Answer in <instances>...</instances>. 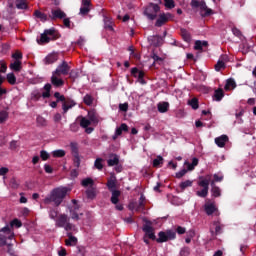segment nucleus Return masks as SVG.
I'll use <instances>...</instances> for the list:
<instances>
[{
    "mask_svg": "<svg viewBox=\"0 0 256 256\" xmlns=\"http://www.w3.org/2000/svg\"><path fill=\"white\" fill-rule=\"evenodd\" d=\"M13 239H15V232L9 225L0 230V247H5V245H7L8 253H10V255H13V249L11 248L13 247V244L9 241H13Z\"/></svg>",
    "mask_w": 256,
    "mask_h": 256,
    "instance_id": "1",
    "label": "nucleus"
},
{
    "mask_svg": "<svg viewBox=\"0 0 256 256\" xmlns=\"http://www.w3.org/2000/svg\"><path fill=\"white\" fill-rule=\"evenodd\" d=\"M69 191H71L69 188L66 187H59L54 189L50 196L47 197L44 200V203H55V205H59L60 203H63V199L67 197Z\"/></svg>",
    "mask_w": 256,
    "mask_h": 256,
    "instance_id": "2",
    "label": "nucleus"
},
{
    "mask_svg": "<svg viewBox=\"0 0 256 256\" xmlns=\"http://www.w3.org/2000/svg\"><path fill=\"white\" fill-rule=\"evenodd\" d=\"M69 216L66 214H60L56 219V227H62L65 231L72 233H77V226L71 224Z\"/></svg>",
    "mask_w": 256,
    "mask_h": 256,
    "instance_id": "3",
    "label": "nucleus"
},
{
    "mask_svg": "<svg viewBox=\"0 0 256 256\" xmlns=\"http://www.w3.org/2000/svg\"><path fill=\"white\" fill-rule=\"evenodd\" d=\"M191 6L200 8V15L202 17H209L213 15V10L207 7V4H205V1L203 0H192Z\"/></svg>",
    "mask_w": 256,
    "mask_h": 256,
    "instance_id": "4",
    "label": "nucleus"
},
{
    "mask_svg": "<svg viewBox=\"0 0 256 256\" xmlns=\"http://www.w3.org/2000/svg\"><path fill=\"white\" fill-rule=\"evenodd\" d=\"M159 11H160L159 5L150 4L146 7V9L144 11V15H146V17H148V19L153 21L154 19H156L157 13H159Z\"/></svg>",
    "mask_w": 256,
    "mask_h": 256,
    "instance_id": "5",
    "label": "nucleus"
},
{
    "mask_svg": "<svg viewBox=\"0 0 256 256\" xmlns=\"http://www.w3.org/2000/svg\"><path fill=\"white\" fill-rule=\"evenodd\" d=\"M70 216L73 221H79L83 213L79 212V205H77V200H72V205L69 207Z\"/></svg>",
    "mask_w": 256,
    "mask_h": 256,
    "instance_id": "6",
    "label": "nucleus"
},
{
    "mask_svg": "<svg viewBox=\"0 0 256 256\" xmlns=\"http://www.w3.org/2000/svg\"><path fill=\"white\" fill-rule=\"evenodd\" d=\"M158 237H159L157 239L158 243H165L169 240L175 239L176 234H175V232L168 230L166 232H159Z\"/></svg>",
    "mask_w": 256,
    "mask_h": 256,
    "instance_id": "7",
    "label": "nucleus"
},
{
    "mask_svg": "<svg viewBox=\"0 0 256 256\" xmlns=\"http://www.w3.org/2000/svg\"><path fill=\"white\" fill-rule=\"evenodd\" d=\"M204 211L207 215H213V213H215V215H219V210L217 209V206L210 200L206 201L204 205Z\"/></svg>",
    "mask_w": 256,
    "mask_h": 256,
    "instance_id": "8",
    "label": "nucleus"
},
{
    "mask_svg": "<svg viewBox=\"0 0 256 256\" xmlns=\"http://www.w3.org/2000/svg\"><path fill=\"white\" fill-rule=\"evenodd\" d=\"M172 19L173 15L171 13H162L159 15L156 21V27H162V25H165V23L171 21Z\"/></svg>",
    "mask_w": 256,
    "mask_h": 256,
    "instance_id": "9",
    "label": "nucleus"
},
{
    "mask_svg": "<svg viewBox=\"0 0 256 256\" xmlns=\"http://www.w3.org/2000/svg\"><path fill=\"white\" fill-rule=\"evenodd\" d=\"M89 125H93L91 120H89L87 117H80V127L85 129V133L88 135L91 134L92 131H94L93 127H89Z\"/></svg>",
    "mask_w": 256,
    "mask_h": 256,
    "instance_id": "10",
    "label": "nucleus"
},
{
    "mask_svg": "<svg viewBox=\"0 0 256 256\" xmlns=\"http://www.w3.org/2000/svg\"><path fill=\"white\" fill-rule=\"evenodd\" d=\"M143 231L145 233V237H148L149 239L155 240V229H153V226H151V222H147L143 226Z\"/></svg>",
    "mask_w": 256,
    "mask_h": 256,
    "instance_id": "11",
    "label": "nucleus"
},
{
    "mask_svg": "<svg viewBox=\"0 0 256 256\" xmlns=\"http://www.w3.org/2000/svg\"><path fill=\"white\" fill-rule=\"evenodd\" d=\"M55 33V29L51 28L45 30L43 34H41L40 43H49L51 39H53V35Z\"/></svg>",
    "mask_w": 256,
    "mask_h": 256,
    "instance_id": "12",
    "label": "nucleus"
},
{
    "mask_svg": "<svg viewBox=\"0 0 256 256\" xmlns=\"http://www.w3.org/2000/svg\"><path fill=\"white\" fill-rule=\"evenodd\" d=\"M214 142L216 143L217 147L223 148L227 143H229V136L227 135H221L219 137H216L214 139Z\"/></svg>",
    "mask_w": 256,
    "mask_h": 256,
    "instance_id": "13",
    "label": "nucleus"
},
{
    "mask_svg": "<svg viewBox=\"0 0 256 256\" xmlns=\"http://www.w3.org/2000/svg\"><path fill=\"white\" fill-rule=\"evenodd\" d=\"M54 73L56 75H67L69 73V65L67 62H62V64L57 67Z\"/></svg>",
    "mask_w": 256,
    "mask_h": 256,
    "instance_id": "14",
    "label": "nucleus"
},
{
    "mask_svg": "<svg viewBox=\"0 0 256 256\" xmlns=\"http://www.w3.org/2000/svg\"><path fill=\"white\" fill-rule=\"evenodd\" d=\"M91 11V0H82L80 15H87Z\"/></svg>",
    "mask_w": 256,
    "mask_h": 256,
    "instance_id": "15",
    "label": "nucleus"
},
{
    "mask_svg": "<svg viewBox=\"0 0 256 256\" xmlns=\"http://www.w3.org/2000/svg\"><path fill=\"white\" fill-rule=\"evenodd\" d=\"M68 239L65 240V245L67 247H75L77 245V237L73 236V232L69 231L67 233Z\"/></svg>",
    "mask_w": 256,
    "mask_h": 256,
    "instance_id": "16",
    "label": "nucleus"
},
{
    "mask_svg": "<svg viewBox=\"0 0 256 256\" xmlns=\"http://www.w3.org/2000/svg\"><path fill=\"white\" fill-rule=\"evenodd\" d=\"M209 183H211V175H206L204 178L203 177L200 178L198 185L199 187L209 189Z\"/></svg>",
    "mask_w": 256,
    "mask_h": 256,
    "instance_id": "17",
    "label": "nucleus"
},
{
    "mask_svg": "<svg viewBox=\"0 0 256 256\" xmlns=\"http://www.w3.org/2000/svg\"><path fill=\"white\" fill-rule=\"evenodd\" d=\"M59 59V54L51 53L44 59L45 65H51V63H55Z\"/></svg>",
    "mask_w": 256,
    "mask_h": 256,
    "instance_id": "18",
    "label": "nucleus"
},
{
    "mask_svg": "<svg viewBox=\"0 0 256 256\" xmlns=\"http://www.w3.org/2000/svg\"><path fill=\"white\" fill-rule=\"evenodd\" d=\"M59 77H61V75L55 74V72H53L52 77H51V83L55 87H61V85H63V80L60 79Z\"/></svg>",
    "mask_w": 256,
    "mask_h": 256,
    "instance_id": "19",
    "label": "nucleus"
},
{
    "mask_svg": "<svg viewBox=\"0 0 256 256\" xmlns=\"http://www.w3.org/2000/svg\"><path fill=\"white\" fill-rule=\"evenodd\" d=\"M10 69H11V71H15V72L19 73V71H21V69H23L21 60H14L13 62H11Z\"/></svg>",
    "mask_w": 256,
    "mask_h": 256,
    "instance_id": "20",
    "label": "nucleus"
},
{
    "mask_svg": "<svg viewBox=\"0 0 256 256\" xmlns=\"http://www.w3.org/2000/svg\"><path fill=\"white\" fill-rule=\"evenodd\" d=\"M87 118L89 119L90 123H92V125H97V123H99V116H97L95 111H89Z\"/></svg>",
    "mask_w": 256,
    "mask_h": 256,
    "instance_id": "21",
    "label": "nucleus"
},
{
    "mask_svg": "<svg viewBox=\"0 0 256 256\" xmlns=\"http://www.w3.org/2000/svg\"><path fill=\"white\" fill-rule=\"evenodd\" d=\"M67 15L61 9L52 10V19H65Z\"/></svg>",
    "mask_w": 256,
    "mask_h": 256,
    "instance_id": "22",
    "label": "nucleus"
},
{
    "mask_svg": "<svg viewBox=\"0 0 256 256\" xmlns=\"http://www.w3.org/2000/svg\"><path fill=\"white\" fill-rule=\"evenodd\" d=\"M107 187L110 191H115V188L117 187V178H115V176H111L108 179Z\"/></svg>",
    "mask_w": 256,
    "mask_h": 256,
    "instance_id": "23",
    "label": "nucleus"
},
{
    "mask_svg": "<svg viewBox=\"0 0 256 256\" xmlns=\"http://www.w3.org/2000/svg\"><path fill=\"white\" fill-rule=\"evenodd\" d=\"M157 107L159 113H167L169 111V102H159Z\"/></svg>",
    "mask_w": 256,
    "mask_h": 256,
    "instance_id": "24",
    "label": "nucleus"
},
{
    "mask_svg": "<svg viewBox=\"0 0 256 256\" xmlns=\"http://www.w3.org/2000/svg\"><path fill=\"white\" fill-rule=\"evenodd\" d=\"M119 197H121V192L118 190H113L112 197H111V203H113L114 205H117V203H119Z\"/></svg>",
    "mask_w": 256,
    "mask_h": 256,
    "instance_id": "25",
    "label": "nucleus"
},
{
    "mask_svg": "<svg viewBox=\"0 0 256 256\" xmlns=\"http://www.w3.org/2000/svg\"><path fill=\"white\" fill-rule=\"evenodd\" d=\"M236 87H237V84L235 83V80H233V79H228V80L226 81V85H225L224 89H225L226 91H232V89H235Z\"/></svg>",
    "mask_w": 256,
    "mask_h": 256,
    "instance_id": "26",
    "label": "nucleus"
},
{
    "mask_svg": "<svg viewBox=\"0 0 256 256\" xmlns=\"http://www.w3.org/2000/svg\"><path fill=\"white\" fill-rule=\"evenodd\" d=\"M119 163V157L115 154L110 155L108 159V165L109 167H113Z\"/></svg>",
    "mask_w": 256,
    "mask_h": 256,
    "instance_id": "27",
    "label": "nucleus"
},
{
    "mask_svg": "<svg viewBox=\"0 0 256 256\" xmlns=\"http://www.w3.org/2000/svg\"><path fill=\"white\" fill-rule=\"evenodd\" d=\"M212 185V195L213 197H221V189L217 186H215V181L211 182Z\"/></svg>",
    "mask_w": 256,
    "mask_h": 256,
    "instance_id": "28",
    "label": "nucleus"
},
{
    "mask_svg": "<svg viewBox=\"0 0 256 256\" xmlns=\"http://www.w3.org/2000/svg\"><path fill=\"white\" fill-rule=\"evenodd\" d=\"M185 165H187L188 171H193L197 165H199V159L193 158L192 159V164L185 162Z\"/></svg>",
    "mask_w": 256,
    "mask_h": 256,
    "instance_id": "29",
    "label": "nucleus"
},
{
    "mask_svg": "<svg viewBox=\"0 0 256 256\" xmlns=\"http://www.w3.org/2000/svg\"><path fill=\"white\" fill-rule=\"evenodd\" d=\"M34 15L37 19H40V21H42V23H45V21H47V16L39 10H36L34 12Z\"/></svg>",
    "mask_w": 256,
    "mask_h": 256,
    "instance_id": "30",
    "label": "nucleus"
},
{
    "mask_svg": "<svg viewBox=\"0 0 256 256\" xmlns=\"http://www.w3.org/2000/svg\"><path fill=\"white\" fill-rule=\"evenodd\" d=\"M225 97V94L223 93V89H218L214 93V99L215 101H221Z\"/></svg>",
    "mask_w": 256,
    "mask_h": 256,
    "instance_id": "31",
    "label": "nucleus"
},
{
    "mask_svg": "<svg viewBox=\"0 0 256 256\" xmlns=\"http://www.w3.org/2000/svg\"><path fill=\"white\" fill-rule=\"evenodd\" d=\"M181 35L182 39H184L186 43H189V41H191V34L186 29H181Z\"/></svg>",
    "mask_w": 256,
    "mask_h": 256,
    "instance_id": "32",
    "label": "nucleus"
},
{
    "mask_svg": "<svg viewBox=\"0 0 256 256\" xmlns=\"http://www.w3.org/2000/svg\"><path fill=\"white\" fill-rule=\"evenodd\" d=\"M72 107H75V102L69 101V102H64L62 109L64 113H67L68 109H72Z\"/></svg>",
    "mask_w": 256,
    "mask_h": 256,
    "instance_id": "33",
    "label": "nucleus"
},
{
    "mask_svg": "<svg viewBox=\"0 0 256 256\" xmlns=\"http://www.w3.org/2000/svg\"><path fill=\"white\" fill-rule=\"evenodd\" d=\"M36 123L38 127H47V120L43 118L42 116H38L36 118Z\"/></svg>",
    "mask_w": 256,
    "mask_h": 256,
    "instance_id": "34",
    "label": "nucleus"
},
{
    "mask_svg": "<svg viewBox=\"0 0 256 256\" xmlns=\"http://www.w3.org/2000/svg\"><path fill=\"white\" fill-rule=\"evenodd\" d=\"M203 47H207V41L201 42V41L198 40V41L195 42L194 49L196 51H201V49H203Z\"/></svg>",
    "mask_w": 256,
    "mask_h": 256,
    "instance_id": "35",
    "label": "nucleus"
},
{
    "mask_svg": "<svg viewBox=\"0 0 256 256\" xmlns=\"http://www.w3.org/2000/svg\"><path fill=\"white\" fill-rule=\"evenodd\" d=\"M6 79H7L8 83H10V85H15V83H17V78L15 77V74H13V73L7 74Z\"/></svg>",
    "mask_w": 256,
    "mask_h": 256,
    "instance_id": "36",
    "label": "nucleus"
},
{
    "mask_svg": "<svg viewBox=\"0 0 256 256\" xmlns=\"http://www.w3.org/2000/svg\"><path fill=\"white\" fill-rule=\"evenodd\" d=\"M188 104L191 105L192 109H199V101L197 100V98L189 100Z\"/></svg>",
    "mask_w": 256,
    "mask_h": 256,
    "instance_id": "37",
    "label": "nucleus"
},
{
    "mask_svg": "<svg viewBox=\"0 0 256 256\" xmlns=\"http://www.w3.org/2000/svg\"><path fill=\"white\" fill-rule=\"evenodd\" d=\"M196 195L198 197H207V195H209V188H203L202 190L197 191Z\"/></svg>",
    "mask_w": 256,
    "mask_h": 256,
    "instance_id": "38",
    "label": "nucleus"
},
{
    "mask_svg": "<svg viewBox=\"0 0 256 256\" xmlns=\"http://www.w3.org/2000/svg\"><path fill=\"white\" fill-rule=\"evenodd\" d=\"M22 225H23V224L21 223V221H20L19 219H14V220H12V221L10 222L9 228H10V229H13V227L19 228V227H21Z\"/></svg>",
    "mask_w": 256,
    "mask_h": 256,
    "instance_id": "39",
    "label": "nucleus"
},
{
    "mask_svg": "<svg viewBox=\"0 0 256 256\" xmlns=\"http://www.w3.org/2000/svg\"><path fill=\"white\" fill-rule=\"evenodd\" d=\"M104 26L105 29H109L110 31H113V22L109 18H104Z\"/></svg>",
    "mask_w": 256,
    "mask_h": 256,
    "instance_id": "40",
    "label": "nucleus"
},
{
    "mask_svg": "<svg viewBox=\"0 0 256 256\" xmlns=\"http://www.w3.org/2000/svg\"><path fill=\"white\" fill-rule=\"evenodd\" d=\"M163 165V157L158 156L156 159L153 161V167H161Z\"/></svg>",
    "mask_w": 256,
    "mask_h": 256,
    "instance_id": "41",
    "label": "nucleus"
},
{
    "mask_svg": "<svg viewBox=\"0 0 256 256\" xmlns=\"http://www.w3.org/2000/svg\"><path fill=\"white\" fill-rule=\"evenodd\" d=\"M82 186L83 187H93V179L86 178V179L82 180Z\"/></svg>",
    "mask_w": 256,
    "mask_h": 256,
    "instance_id": "42",
    "label": "nucleus"
},
{
    "mask_svg": "<svg viewBox=\"0 0 256 256\" xmlns=\"http://www.w3.org/2000/svg\"><path fill=\"white\" fill-rule=\"evenodd\" d=\"M41 99V93L39 91L35 90L31 93V100L32 101H39Z\"/></svg>",
    "mask_w": 256,
    "mask_h": 256,
    "instance_id": "43",
    "label": "nucleus"
},
{
    "mask_svg": "<svg viewBox=\"0 0 256 256\" xmlns=\"http://www.w3.org/2000/svg\"><path fill=\"white\" fill-rule=\"evenodd\" d=\"M94 167H96V169L101 171V169H103V159L101 158L96 159L94 163Z\"/></svg>",
    "mask_w": 256,
    "mask_h": 256,
    "instance_id": "44",
    "label": "nucleus"
},
{
    "mask_svg": "<svg viewBox=\"0 0 256 256\" xmlns=\"http://www.w3.org/2000/svg\"><path fill=\"white\" fill-rule=\"evenodd\" d=\"M164 5L167 9L175 8V1L173 0H164Z\"/></svg>",
    "mask_w": 256,
    "mask_h": 256,
    "instance_id": "45",
    "label": "nucleus"
},
{
    "mask_svg": "<svg viewBox=\"0 0 256 256\" xmlns=\"http://www.w3.org/2000/svg\"><path fill=\"white\" fill-rule=\"evenodd\" d=\"M191 185H193V182L190 180H186V181L180 183V188L182 190H185V189H187V187H191Z\"/></svg>",
    "mask_w": 256,
    "mask_h": 256,
    "instance_id": "46",
    "label": "nucleus"
},
{
    "mask_svg": "<svg viewBox=\"0 0 256 256\" xmlns=\"http://www.w3.org/2000/svg\"><path fill=\"white\" fill-rule=\"evenodd\" d=\"M86 194L89 199H94L95 195H97V192L95 189L91 188L86 191Z\"/></svg>",
    "mask_w": 256,
    "mask_h": 256,
    "instance_id": "47",
    "label": "nucleus"
},
{
    "mask_svg": "<svg viewBox=\"0 0 256 256\" xmlns=\"http://www.w3.org/2000/svg\"><path fill=\"white\" fill-rule=\"evenodd\" d=\"M52 155L53 157H65V150H55Z\"/></svg>",
    "mask_w": 256,
    "mask_h": 256,
    "instance_id": "48",
    "label": "nucleus"
},
{
    "mask_svg": "<svg viewBox=\"0 0 256 256\" xmlns=\"http://www.w3.org/2000/svg\"><path fill=\"white\" fill-rule=\"evenodd\" d=\"M7 117H9V114L6 111H0V123H5Z\"/></svg>",
    "mask_w": 256,
    "mask_h": 256,
    "instance_id": "49",
    "label": "nucleus"
},
{
    "mask_svg": "<svg viewBox=\"0 0 256 256\" xmlns=\"http://www.w3.org/2000/svg\"><path fill=\"white\" fill-rule=\"evenodd\" d=\"M12 58L15 61H21L23 59V54L19 51H16L14 54H12Z\"/></svg>",
    "mask_w": 256,
    "mask_h": 256,
    "instance_id": "50",
    "label": "nucleus"
},
{
    "mask_svg": "<svg viewBox=\"0 0 256 256\" xmlns=\"http://www.w3.org/2000/svg\"><path fill=\"white\" fill-rule=\"evenodd\" d=\"M84 103L85 105H93V97L87 94L86 96H84Z\"/></svg>",
    "mask_w": 256,
    "mask_h": 256,
    "instance_id": "51",
    "label": "nucleus"
},
{
    "mask_svg": "<svg viewBox=\"0 0 256 256\" xmlns=\"http://www.w3.org/2000/svg\"><path fill=\"white\" fill-rule=\"evenodd\" d=\"M215 230V233H220L221 226L219 225V222H214L211 226V231Z\"/></svg>",
    "mask_w": 256,
    "mask_h": 256,
    "instance_id": "52",
    "label": "nucleus"
},
{
    "mask_svg": "<svg viewBox=\"0 0 256 256\" xmlns=\"http://www.w3.org/2000/svg\"><path fill=\"white\" fill-rule=\"evenodd\" d=\"M17 9H27V2H25V0H20L17 4H16Z\"/></svg>",
    "mask_w": 256,
    "mask_h": 256,
    "instance_id": "53",
    "label": "nucleus"
},
{
    "mask_svg": "<svg viewBox=\"0 0 256 256\" xmlns=\"http://www.w3.org/2000/svg\"><path fill=\"white\" fill-rule=\"evenodd\" d=\"M194 237H195V231L190 230V231L188 232L187 238L185 239V242H186V243H191V239H193Z\"/></svg>",
    "mask_w": 256,
    "mask_h": 256,
    "instance_id": "54",
    "label": "nucleus"
},
{
    "mask_svg": "<svg viewBox=\"0 0 256 256\" xmlns=\"http://www.w3.org/2000/svg\"><path fill=\"white\" fill-rule=\"evenodd\" d=\"M221 69H225V64L223 61L218 60L217 64L215 65V70L221 71Z\"/></svg>",
    "mask_w": 256,
    "mask_h": 256,
    "instance_id": "55",
    "label": "nucleus"
},
{
    "mask_svg": "<svg viewBox=\"0 0 256 256\" xmlns=\"http://www.w3.org/2000/svg\"><path fill=\"white\" fill-rule=\"evenodd\" d=\"M0 73H7V64L5 61H0Z\"/></svg>",
    "mask_w": 256,
    "mask_h": 256,
    "instance_id": "56",
    "label": "nucleus"
},
{
    "mask_svg": "<svg viewBox=\"0 0 256 256\" xmlns=\"http://www.w3.org/2000/svg\"><path fill=\"white\" fill-rule=\"evenodd\" d=\"M150 41H152V43L154 45H159L161 43V37H159V36L151 37Z\"/></svg>",
    "mask_w": 256,
    "mask_h": 256,
    "instance_id": "57",
    "label": "nucleus"
},
{
    "mask_svg": "<svg viewBox=\"0 0 256 256\" xmlns=\"http://www.w3.org/2000/svg\"><path fill=\"white\" fill-rule=\"evenodd\" d=\"M40 157L43 161H47V159H49V153H47L45 150H42L40 152Z\"/></svg>",
    "mask_w": 256,
    "mask_h": 256,
    "instance_id": "58",
    "label": "nucleus"
},
{
    "mask_svg": "<svg viewBox=\"0 0 256 256\" xmlns=\"http://www.w3.org/2000/svg\"><path fill=\"white\" fill-rule=\"evenodd\" d=\"M189 253L190 251H189V248L187 247H184L180 250V256H189Z\"/></svg>",
    "mask_w": 256,
    "mask_h": 256,
    "instance_id": "59",
    "label": "nucleus"
},
{
    "mask_svg": "<svg viewBox=\"0 0 256 256\" xmlns=\"http://www.w3.org/2000/svg\"><path fill=\"white\" fill-rule=\"evenodd\" d=\"M186 174H187V170L186 169H182L181 171L176 173V177H177V179H181V177H184V175H186Z\"/></svg>",
    "mask_w": 256,
    "mask_h": 256,
    "instance_id": "60",
    "label": "nucleus"
},
{
    "mask_svg": "<svg viewBox=\"0 0 256 256\" xmlns=\"http://www.w3.org/2000/svg\"><path fill=\"white\" fill-rule=\"evenodd\" d=\"M214 183H219L221 181H223V175H219V174H214Z\"/></svg>",
    "mask_w": 256,
    "mask_h": 256,
    "instance_id": "61",
    "label": "nucleus"
},
{
    "mask_svg": "<svg viewBox=\"0 0 256 256\" xmlns=\"http://www.w3.org/2000/svg\"><path fill=\"white\" fill-rule=\"evenodd\" d=\"M145 76V73H143V71H139L138 73H137V76L136 77H138V79H139V81H140V83H145V81L143 80V77Z\"/></svg>",
    "mask_w": 256,
    "mask_h": 256,
    "instance_id": "62",
    "label": "nucleus"
},
{
    "mask_svg": "<svg viewBox=\"0 0 256 256\" xmlns=\"http://www.w3.org/2000/svg\"><path fill=\"white\" fill-rule=\"evenodd\" d=\"M119 109H120V111H127V109H129V104H127V103L120 104Z\"/></svg>",
    "mask_w": 256,
    "mask_h": 256,
    "instance_id": "63",
    "label": "nucleus"
},
{
    "mask_svg": "<svg viewBox=\"0 0 256 256\" xmlns=\"http://www.w3.org/2000/svg\"><path fill=\"white\" fill-rule=\"evenodd\" d=\"M49 215H50L51 219H57V211L56 210H51Z\"/></svg>",
    "mask_w": 256,
    "mask_h": 256,
    "instance_id": "64",
    "label": "nucleus"
}]
</instances>
